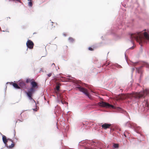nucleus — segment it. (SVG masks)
<instances>
[{
	"mask_svg": "<svg viewBox=\"0 0 149 149\" xmlns=\"http://www.w3.org/2000/svg\"><path fill=\"white\" fill-rule=\"evenodd\" d=\"M117 109L118 110H120V109H121L120 108H119V107H118L117 108Z\"/></svg>",
	"mask_w": 149,
	"mask_h": 149,
	"instance_id": "obj_26",
	"label": "nucleus"
},
{
	"mask_svg": "<svg viewBox=\"0 0 149 149\" xmlns=\"http://www.w3.org/2000/svg\"><path fill=\"white\" fill-rule=\"evenodd\" d=\"M111 126V124L105 123L102 125L101 127L102 129L105 130L110 128Z\"/></svg>",
	"mask_w": 149,
	"mask_h": 149,
	"instance_id": "obj_8",
	"label": "nucleus"
},
{
	"mask_svg": "<svg viewBox=\"0 0 149 149\" xmlns=\"http://www.w3.org/2000/svg\"><path fill=\"white\" fill-rule=\"evenodd\" d=\"M10 84L13 85V86L15 88L17 89H20V87L18 86V84L16 83H14L13 82H11L10 83Z\"/></svg>",
	"mask_w": 149,
	"mask_h": 149,
	"instance_id": "obj_12",
	"label": "nucleus"
},
{
	"mask_svg": "<svg viewBox=\"0 0 149 149\" xmlns=\"http://www.w3.org/2000/svg\"><path fill=\"white\" fill-rule=\"evenodd\" d=\"M26 93H27V95L28 96V97H29V98L30 99H32V93H31L30 92H29V91L27 92Z\"/></svg>",
	"mask_w": 149,
	"mask_h": 149,
	"instance_id": "obj_15",
	"label": "nucleus"
},
{
	"mask_svg": "<svg viewBox=\"0 0 149 149\" xmlns=\"http://www.w3.org/2000/svg\"><path fill=\"white\" fill-rule=\"evenodd\" d=\"M33 79H26V82L27 83H31L33 81Z\"/></svg>",
	"mask_w": 149,
	"mask_h": 149,
	"instance_id": "obj_16",
	"label": "nucleus"
},
{
	"mask_svg": "<svg viewBox=\"0 0 149 149\" xmlns=\"http://www.w3.org/2000/svg\"><path fill=\"white\" fill-rule=\"evenodd\" d=\"M108 62H107V65H106V66H107V65H109V64L110 63H108Z\"/></svg>",
	"mask_w": 149,
	"mask_h": 149,
	"instance_id": "obj_25",
	"label": "nucleus"
},
{
	"mask_svg": "<svg viewBox=\"0 0 149 149\" xmlns=\"http://www.w3.org/2000/svg\"><path fill=\"white\" fill-rule=\"evenodd\" d=\"M149 94V90H145L139 93H132L123 94L122 95L120 98L122 100L125 99L126 98H132V97L135 98H141L142 97H145V95Z\"/></svg>",
	"mask_w": 149,
	"mask_h": 149,
	"instance_id": "obj_2",
	"label": "nucleus"
},
{
	"mask_svg": "<svg viewBox=\"0 0 149 149\" xmlns=\"http://www.w3.org/2000/svg\"><path fill=\"white\" fill-rule=\"evenodd\" d=\"M34 91H35V89H34V88L33 87H31L30 89L29 90V92H30L31 93H32V94L34 92Z\"/></svg>",
	"mask_w": 149,
	"mask_h": 149,
	"instance_id": "obj_19",
	"label": "nucleus"
},
{
	"mask_svg": "<svg viewBox=\"0 0 149 149\" xmlns=\"http://www.w3.org/2000/svg\"><path fill=\"white\" fill-rule=\"evenodd\" d=\"M68 40L70 42H73L74 41V39L72 37H69L68 38Z\"/></svg>",
	"mask_w": 149,
	"mask_h": 149,
	"instance_id": "obj_20",
	"label": "nucleus"
},
{
	"mask_svg": "<svg viewBox=\"0 0 149 149\" xmlns=\"http://www.w3.org/2000/svg\"><path fill=\"white\" fill-rule=\"evenodd\" d=\"M144 65L147 68H149V64L147 63H145L144 64Z\"/></svg>",
	"mask_w": 149,
	"mask_h": 149,
	"instance_id": "obj_21",
	"label": "nucleus"
},
{
	"mask_svg": "<svg viewBox=\"0 0 149 149\" xmlns=\"http://www.w3.org/2000/svg\"><path fill=\"white\" fill-rule=\"evenodd\" d=\"M94 145L95 146H98L100 147V148L102 149V148H104V145H102V143L100 142H98L96 144L95 143V144L94 143L92 145H90L89 146H87L84 147V149H93V146Z\"/></svg>",
	"mask_w": 149,
	"mask_h": 149,
	"instance_id": "obj_4",
	"label": "nucleus"
},
{
	"mask_svg": "<svg viewBox=\"0 0 149 149\" xmlns=\"http://www.w3.org/2000/svg\"><path fill=\"white\" fill-rule=\"evenodd\" d=\"M61 85V84L58 83L56 84V88L55 89V91L56 93L58 92L59 90L60 87Z\"/></svg>",
	"mask_w": 149,
	"mask_h": 149,
	"instance_id": "obj_10",
	"label": "nucleus"
},
{
	"mask_svg": "<svg viewBox=\"0 0 149 149\" xmlns=\"http://www.w3.org/2000/svg\"><path fill=\"white\" fill-rule=\"evenodd\" d=\"M40 72H43V69H41V70L40 71Z\"/></svg>",
	"mask_w": 149,
	"mask_h": 149,
	"instance_id": "obj_24",
	"label": "nucleus"
},
{
	"mask_svg": "<svg viewBox=\"0 0 149 149\" xmlns=\"http://www.w3.org/2000/svg\"><path fill=\"white\" fill-rule=\"evenodd\" d=\"M52 73H49L47 74L48 77H51L52 75Z\"/></svg>",
	"mask_w": 149,
	"mask_h": 149,
	"instance_id": "obj_22",
	"label": "nucleus"
},
{
	"mask_svg": "<svg viewBox=\"0 0 149 149\" xmlns=\"http://www.w3.org/2000/svg\"><path fill=\"white\" fill-rule=\"evenodd\" d=\"M29 1L28 3V5L29 6L31 7L32 6V3L31 0H28Z\"/></svg>",
	"mask_w": 149,
	"mask_h": 149,
	"instance_id": "obj_18",
	"label": "nucleus"
},
{
	"mask_svg": "<svg viewBox=\"0 0 149 149\" xmlns=\"http://www.w3.org/2000/svg\"><path fill=\"white\" fill-rule=\"evenodd\" d=\"M113 146L115 148H118L119 147V145L118 144L113 143Z\"/></svg>",
	"mask_w": 149,
	"mask_h": 149,
	"instance_id": "obj_17",
	"label": "nucleus"
},
{
	"mask_svg": "<svg viewBox=\"0 0 149 149\" xmlns=\"http://www.w3.org/2000/svg\"><path fill=\"white\" fill-rule=\"evenodd\" d=\"M31 85H32V87H35L37 86V84L34 81V80H33V81L31 83Z\"/></svg>",
	"mask_w": 149,
	"mask_h": 149,
	"instance_id": "obj_14",
	"label": "nucleus"
},
{
	"mask_svg": "<svg viewBox=\"0 0 149 149\" xmlns=\"http://www.w3.org/2000/svg\"><path fill=\"white\" fill-rule=\"evenodd\" d=\"M77 89H78L80 91L83 92L85 95L87 96L89 98H91V96L89 95L88 92L87 90L81 86L77 87L76 88Z\"/></svg>",
	"mask_w": 149,
	"mask_h": 149,
	"instance_id": "obj_6",
	"label": "nucleus"
},
{
	"mask_svg": "<svg viewBox=\"0 0 149 149\" xmlns=\"http://www.w3.org/2000/svg\"><path fill=\"white\" fill-rule=\"evenodd\" d=\"M36 109H33V110L34 111H37Z\"/></svg>",
	"mask_w": 149,
	"mask_h": 149,
	"instance_id": "obj_27",
	"label": "nucleus"
},
{
	"mask_svg": "<svg viewBox=\"0 0 149 149\" xmlns=\"http://www.w3.org/2000/svg\"><path fill=\"white\" fill-rule=\"evenodd\" d=\"M2 140L6 146L9 148H12L15 146L13 141L10 139H7L4 135L2 136Z\"/></svg>",
	"mask_w": 149,
	"mask_h": 149,
	"instance_id": "obj_3",
	"label": "nucleus"
},
{
	"mask_svg": "<svg viewBox=\"0 0 149 149\" xmlns=\"http://www.w3.org/2000/svg\"><path fill=\"white\" fill-rule=\"evenodd\" d=\"M27 46L29 48L31 49L33 47L34 44L30 40H28L26 43Z\"/></svg>",
	"mask_w": 149,
	"mask_h": 149,
	"instance_id": "obj_7",
	"label": "nucleus"
},
{
	"mask_svg": "<svg viewBox=\"0 0 149 149\" xmlns=\"http://www.w3.org/2000/svg\"><path fill=\"white\" fill-rule=\"evenodd\" d=\"M11 143H7V144H10V145H11Z\"/></svg>",
	"mask_w": 149,
	"mask_h": 149,
	"instance_id": "obj_29",
	"label": "nucleus"
},
{
	"mask_svg": "<svg viewBox=\"0 0 149 149\" xmlns=\"http://www.w3.org/2000/svg\"><path fill=\"white\" fill-rule=\"evenodd\" d=\"M143 33L141 32L131 34L130 38L132 41L136 40L141 46L143 43L146 42V40L149 41V35L147 33H143L144 37L143 36Z\"/></svg>",
	"mask_w": 149,
	"mask_h": 149,
	"instance_id": "obj_1",
	"label": "nucleus"
},
{
	"mask_svg": "<svg viewBox=\"0 0 149 149\" xmlns=\"http://www.w3.org/2000/svg\"><path fill=\"white\" fill-rule=\"evenodd\" d=\"M136 63H134V65H136Z\"/></svg>",
	"mask_w": 149,
	"mask_h": 149,
	"instance_id": "obj_31",
	"label": "nucleus"
},
{
	"mask_svg": "<svg viewBox=\"0 0 149 149\" xmlns=\"http://www.w3.org/2000/svg\"><path fill=\"white\" fill-rule=\"evenodd\" d=\"M142 67L143 66H141L139 68H136V71L139 73H142Z\"/></svg>",
	"mask_w": 149,
	"mask_h": 149,
	"instance_id": "obj_13",
	"label": "nucleus"
},
{
	"mask_svg": "<svg viewBox=\"0 0 149 149\" xmlns=\"http://www.w3.org/2000/svg\"><path fill=\"white\" fill-rule=\"evenodd\" d=\"M124 136H125V137H127V136H126V134H125V133H124Z\"/></svg>",
	"mask_w": 149,
	"mask_h": 149,
	"instance_id": "obj_28",
	"label": "nucleus"
},
{
	"mask_svg": "<svg viewBox=\"0 0 149 149\" xmlns=\"http://www.w3.org/2000/svg\"><path fill=\"white\" fill-rule=\"evenodd\" d=\"M18 85L22 87H23L25 86L26 84L22 81H19L18 82Z\"/></svg>",
	"mask_w": 149,
	"mask_h": 149,
	"instance_id": "obj_11",
	"label": "nucleus"
},
{
	"mask_svg": "<svg viewBox=\"0 0 149 149\" xmlns=\"http://www.w3.org/2000/svg\"><path fill=\"white\" fill-rule=\"evenodd\" d=\"M58 99L59 100H61V103L63 104H66L67 102H66L64 100H63V98H62V96L61 94H59V96L58 97Z\"/></svg>",
	"mask_w": 149,
	"mask_h": 149,
	"instance_id": "obj_9",
	"label": "nucleus"
},
{
	"mask_svg": "<svg viewBox=\"0 0 149 149\" xmlns=\"http://www.w3.org/2000/svg\"><path fill=\"white\" fill-rule=\"evenodd\" d=\"M88 49L91 51H93V49L92 48L90 47L88 48Z\"/></svg>",
	"mask_w": 149,
	"mask_h": 149,
	"instance_id": "obj_23",
	"label": "nucleus"
},
{
	"mask_svg": "<svg viewBox=\"0 0 149 149\" xmlns=\"http://www.w3.org/2000/svg\"><path fill=\"white\" fill-rule=\"evenodd\" d=\"M53 65H54L55 66V65L54 63H53L52 64V66Z\"/></svg>",
	"mask_w": 149,
	"mask_h": 149,
	"instance_id": "obj_30",
	"label": "nucleus"
},
{
	"mask_svg": "<svg viewBox=\"0 0 149 149\" xmlns=\"http://www.w3.org/2000/svg\"><path fill=\"white\" fill-rule=\"evenodd\" d=\"M98 104L99 106L103 107H106L107 108L111 107L113 109H116V107L115 106L103 102H100L98 103Z\"/></svg>",
	"mask_w": 149,
	"mask_h": 149,
	"instance_id": "obj_5",
	"label": "nucleus"
}]
</instances>
